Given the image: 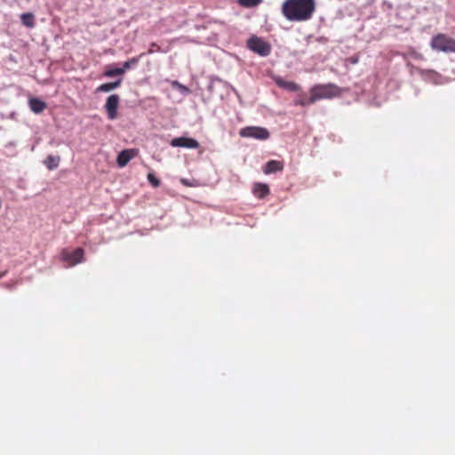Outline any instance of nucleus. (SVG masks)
<instances>
[{"label": "nucleus", "instance_id": "1", "mask_svg": "<svg viewBox=\"0 0 455 455\" xmlns=\"http://www.w3.org/2000/svg\"><path fill=\"white\" fill-rule=\"evenodd\" d=\"M315 8V0H285L282 13L290 21H306L312 18Z\"/></svg>", "mask_w": 455, "mask_h": 455}, {"label": "nucleus", "instance_id": "2", "mask_svg": "<svg viewBox=\"0 0 455 455\" xmlns=\"http://www.w3.org/2000/svg\"><path fill=\"white\" fill-rule=\"evenodd\" d=\"M340 94V89L332 84H317L311 89L309 102H315L323 99H332Z\"/></svg>", "mask_w": 455, "mask_h": 455}, {"label": "nucleus", "instance_id": "3", "mask_svg": "<svg viewBox=\"0 0 455 455\" xmlns=\"http://www.w3.org/2000/svg\"><path fill=\"white\" fill-rule=\"evenodd\" d=\"M430 45L436 52H455V40L444 34L435 36L430 42Z\"/></svg>", "mask_w": 455, "mask_h": 455}, {"label": "nucleus", "instance_id": "4", "mask_svg": "<svg viewBox=\"0 0 455 455\" xmlns=\"http://www.w3.org/2000/svg\"><path fill=\"white\" fill-rule=\"evenodd\" d=\"M239 134L243 138H252L259 140H266L269 138V132L259 126H247L239 131Z\"/></svg>", "mask_w": 455, "mask_h": 455}, {"label": "nucleus", "instance_id": "5", "mask_svg": "<svg viewBox=\"0 0 455 455\" xmlns=\"http://www.w3.org/2000/svg\"><path fill=\"white\" fill-rule=\"evenodd\" d=\"M247 45L250 50L263 57L269 55L271 52L270 45L257 36L251 37L248 40Z\"/></svg>", "mask_w": 455, "mask_h": 455}, {"label": "nucleus", "instance_id": "6", "mask_svg": "<svg viewBox=\"0 0 455 455\" xmlns=\"http://www.w3.org/2000/svg\"><path fill=\"white\" fill-rule=\"evenodd\" d=\"M84 250L77 248L74 251H63L61 259L67 263V267H72L83 261Z\"/></svg>", "mask_w": 455, "mask_h": 455}, {"label": "nucleus", "instance_id": "7", "mask_svg": "<svg viewBox=\"0 0 455 455\" xmlns=\"http://www.w3.org/2000/svg\"><path fill=\"white\" fill-rule=\"evenodd\" d=\"M119 96L117 94L110 95L106 101L105 108L109 119L114 120L117 116V108L119 104Z\"/></svg>", "mask_w": 455, "mask_h": 455}, {"label": "nucleus", "instance_id": "8", "mask_svg": "<svg viewBox=\"0 0 455 455\" xmlns=\"http://www.w3.org/2000/svg\"><path fill=\"white\" fill-rule=\"evenodd\" d=\"M171 146L175 148H197L199 147V143L192 138L178 137L172 140Z\"/></svg>", "mask_w": 455, "mask_h": 455}, {"label": "nucleus", "instance_id": "9", "mask_svg": "<svg viewBox=\"0 0 455 455\" xmlns=\"http://www.w3.org/2000/svg\"><path fill=\"white\" fill-rule=\"evenodd\" d=\"M138 153L137 149H124L117 156V164L119 167H124L131 159Z\"/></svg>", "mask_w": 455, "mask_h": 455}, {"label": "nucleus", "instance_id": "10", "mask_svg": "<svg viewBox=\"0 0 455 455\" xmlns=\"http://www.w3.org/2000/svg\"><path fill=\"white\" fill-rule=\"evenodd\" d=\"M31 111L35 114H40L46 108V103L40 99L32 98L28 101Z\"/></svg>", "mask_w": 455, "mask_h": 455}, {"label": "nucleus", "instance_id": "11", "mask_svg": "<svg viewBox=\"0 0 455 455\" xmlns=\"http://www.w3.org/2000/svg\"><path fill=\"white\" fill-rule=\"evenodd\" d=\"M283 165L281 162L275 161V160H271L266 164V165L264 167V172L267 174L274 173V172L283 170Z\"/></svg>", "mask_w": 455, "mask_h": 455}, {"label": "nucleus", "instance_id": "12", "mask_svg": "<svg viewBox=\"0 0 455 455\" xmlns=\"http://www.w3.org/2000/svg\"><path fill=\"white\" fill-rule=\"evenodd\" d=\"M422 76H423L425 80L432 82V83H434L435 84H438L442 83L441 76L438 73H436V72H435L433 70L422 71Z\"/></svg>", "mask_w": 455, "mask_h": 455}, {"label": "nucleus", "instance_id": "13", "mask_svg": "<svg viewBox=\"0 0 455 455\" xmlns=\"http://www.w3.org/2000/svg\"><path fill=\"white\" fill-rule=\"evenodd\" d=\"M269 193L267 185L262 183L255 184L253 188V194L258 198H264Z\"/></svg>", "mask_w": 455, "mask_h": 455}, {"label": "nucleus", "instance_id": "14", "mask_svg": "<svg viewBox=\"0 0 455 455\" xmlns=\"http://www.w3.org/2000/svg\"><path fill=\"white\" fill-rule=\"evenodd\" d=\"M121 82L122 79H119L116 82L103 84L97 88V92H108L113 91L120 86Z\"/></svg>", "mask_w": 455, "mask_h": 455}, {"label": "nucleus", "instance_id": "15", "mask_svg": "<svg viewBox=\"0 0 455 455\" xmlns=\"http://www.w3.org/2000/svg\"><path fill=\"white\" fill-rule=\"evenodd\" d=\"M276 84L282 87V88H285L289 91H291V92H296L299 89V86L293 83V82H289V81H284L281 78H279L278 80H276Z\"/></svg>", "mask_w": 455, "mask_h": 455}, {"label": "nucleus", "instance_id": "16", "mask_svg": "<svg viewBox=\"0 0 455 455\" xmlns=\"http://www.w3.org/2000/svg\"><path fill=\"white\" fill-rule=\"evenodd\" d=\"M21 21L23 25H25L28 28H33L34 23V15L30 12H26L21 15Z\"/></svg>", "mask_w": 455, "mask_h": 455}, {"label": "nucleus", "instance_id": "17", "mask_svg": "<svg viewBox=\"0 0 455 455\" xmlns=\"http://www.w3.org/2000/svg\"><path fill=\"white\" fill-rule=\"evenodd\" d=\"M124 75V69L120 68H108L104 72V76L107 77H114Z\"/></svg>", "mask_w": 455, "mask_h": 455}, {"label": "nucleus", "instance_id": "18", "mask_svg": "<svg viewBox=\"0 0 455 455\" xmlns=\"http://www.w3.org/2000/svg\"><path fill=\"white\" fill-rule=\"evenodd\" d=\"M60 158L58 156H48L44 161V164L48 169L52 170L59 165Z\"/></svg>", "mask_w": 455, "mask_h": 455}, {"label": "nucleus", "instance_id": "19", "mask_svg": "<svg viewBox=\"0 0 455 455\" xmlns=\"http://www.w3.org/2000/svg\"><path fill=\"white\" fill-rule=\"evenodd\" d=\"M138 62H139V58H132L131 60L124 62L123 67L120 68L124 69V74L126 70L136 67Z\"/></svg>", "mask_w": 455, "mask_h": 455}, {"label": "nucleus", "instance_id": "20", "mask_svg": "<svg viewBox=\"0 0 455 455\" xmlns=\"http://www.w3.org/2000/svg\"><path fill=\"white\" fill-rule=\"evenodd\" d=\"M261 2L262 0H238L240 5L247 8L257 6Z\"/></svg>", "mask_w": 455, "mask_h": 455}, {"label": "nucleus", "instance_id": "21", "mask_svg": "<svg viewBox=\"0 0 455 455\" xmlns=\"http://www.w3.org/2000/svg\"><path fill=\"white\" fill-rule=\"evenodd\" d=\"M148 181H149V182H150L154 187H156H156H158V186H159L160 181H159V180H158L156 177H155V175H154V174L149 173V174L148 175Z\"/></svg>", "mask_w": 455, "mask_h": 455}, {"label": "nucleus", "instance_id": "22", "mask_svg": "<svg viewBox=\"0 0 455 455\" xmlns=\"http://www.w3.org/2000/svg\"><path fill=\"white\" fill-rule=\"evenodd\" d=\"M313 103L314 102H309V98H303L296 101V104L300 106H307Z\"/></svg>", "mask_w": 455, "mask_h": 455}, {"label": "nucleus", "instance_id": "23", "mask_svg": "<svg viewBox=\"0 0 455 455\" xmlns=\"http://www.w3.org/2000/svg\"><path fill=\"white\" fill-rule=\"evenodd\" d=\"M178 90H179V91H180V92L181 94H183V95H188V94H189V93H190V90H189L187 86H185V85H183V84H181V85L178 88Z\"/></svg>", "mask_w": 455, "mask_h": 455}, {"label": "nucleus", "instance_id": "24", "mask_svg": "<svg viewBox=\"0 0 455 455\" xmlns=\"http://www.w3.org/2000/svg\"><path fill=\"white\" fill-rule=\"evenodd\" d=\"M180 85H181V84H180V83H179L178 81H172V86L173 88L177 89V90H178V88H179Z\"/></svg>", "mask_w": 455, "mask_h": 455}, {"label": "nucleus", "instance_id": "25", "mask_svg": "<svg viewBox=\"0 0 455 455\" xmlns=\"http://www.w3.org/2000/svg\"><path fill=\"white\" fill-rule=\"evenodd\" d=\"M215 82H221V81H220V79H218V78H216V79H212V83H211V84H210V86H209L210 90L212 88V86H213V84H214V83H215Z\"/></svg>", "mask_w": 455, "mask_h": 455}, {"label": "nucleus", "instance_id": "26", "mask_svg": "<svg viewBox=\"0 0 455 455\" xmlns=\"http://www.w3.org/2000/svg\"><path fill=\"white\" fill-rule=\"evenodd\" d=\"M181 182H182L184 185L188 186V187H191V186H192V184H191L189 181H188L187 180H184V179H183V180H181Z\"/></svg>", "mask_w": 455, "mask_h": 455}, {"label": "nucleus", "instance_id": "27", "mask_svg": "<svg viewBox=\"0 0 455 455\" xmlns=\"http://www.w3.org/2000/svg\"><path fill=\"white\" fill-rule=\"evenodd\" d=\"M3 276V274H0V278Z\"/></svg>", "mask_w": 455, "mask_h": 455}]
</instances>
